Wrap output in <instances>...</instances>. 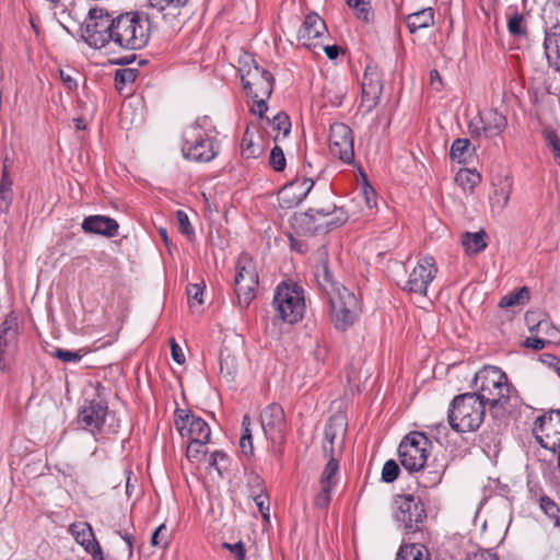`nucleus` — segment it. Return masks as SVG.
<instances>
[{
	"mask_svg": "<svg viewBox=\"0 0 560 560\" xmlns=\"http://www.w3.org/2000/svg\"><path fill=\"white\" fill-rule=\"evenodd\" d=\"M325 256V252L319 253L322 264L314 275L315 281L329 302L331 322L335 328L343 331L354 324L360 313V305L352 292L332 279L328 264L324 259Z\"/></svg>",
	"mask_w": 560,
	"mask_h": 560,
	"instance_id": "obj_1",
	"label": "nucleus"
},
{
	"mask_svg": "<svg viewBox=\"0 0 560 560\" xmlns=\"http://www.w3.org/2000/svg\"><path fill=\"white\" fill-rule=\"evenodd\" d=\"M238 71L243 89L254 100L253 113L264 118L268 109L267 100L271 96L273 90V75L260 67L252 57L242 62Z\"/></svg>",
	"mask_w": 560,
	"mask_h": 560,
	"instance_id": "obj_2",
	"label": "nucleus"
},
{
	"mask_svg": "<svg viewBox=\"0 0 560 560\" xmlns=\"http://www.w3.org/2000/svg\"><path fill=\"white\" fill-rule=\"evenodd\" d=\"M474 386V394L490 408L504 407L510 400L512 385L500 368L483 366L475 374Z\"/></svg>",
	"mask_w": 560,
	"mask_h": 560,
	"instance_id": "obj_3",
	"label": "nucleus"
},
{
	"mask_svg": "<svg viewBox=\"0 0 560 560\" xmlns=\"http://www.w3.org/2000/svg\"><path fill=\"white\" fill-rule=\"evenodd\" d=\"M113 44L128 50L143 48L151 35L148 16L138 12H127L116 16Z\"/></svg>",
	"mask_w": 560,
	"mask_h": 560,
	"instance_id": "obj_4",
	"label": "nucleus"
},
{
	"mask_svg": "<svg viewBox=\"0 0 560 560\" xmlns=\"http://www.w3.org/2000/svg\"><path fill=\"white\" fill-rule=\"evenodd\" d=\"M486 405L476 394L466 393L457 395L448 409V422L456 432H470L477 430L483 422Z\"/></svg>",
	"mask_w": 560,
	"mask_h": 560,
	"instance_id": "obj_5",
	"label": "nucleus"
},
{
	"mask_svg": "<svg viewBox=\"0 0 560 560\" xmlns=\"http://www.w3.org/2000/svg\"><path fill=\"white\" fill-rule=\"evenodd\" d=\"M530 501L536 503L550 525L545 545L550 551H560V504L549 497L538 483L528 482Z\"/></svg>",
	"mask_w": 560,
	"mask_h": 560,
	"instance_id": "obj_6",
	"label": "nucleus"
},
{
	"mask_svg": "<svg viewBox=\"0 0 560 560\" xmlns=\"http://www.w3.org/2000/svg\"><path fill=\"white\" fill-rule=\"evenodd\" d=\"M272 303L278 317L289 324L301 320L305 312L303 290L296 284L280 283Z\"/></svg>",
	"mask_w": 560,
	"mask_h": 560,
	"instance_id": "obj_7",
	"label": "nucleus"
},
{
	"mask_svg": "<svg viewBox=\"0 0 560 560\" xmlns=\"http://www.w3.org/2000/svg\"><path fill=\"white\" fill-rule=\"evenodd\" d=\"M115 24L116 18H113L104 8H92L85 21L82 37L91 47L101 49L113 43Z\"/></svg>",
	"mask_w": 560,
	"mask_h": 560,
	"instance_id": "obj_8",
	"label": "nucleus"
},
{
	"mask_svg": "<svg viewBox=\"0 0 560 560\" xmlns=\"http://www.w3.org/2000/svg\"><path fill=\"white\" fill-rule=\"evenodd\" d=\"M430 448L431 442L424 433L407 434L398 446L400 464L408 471H420L427 463Z\"/></svg>",
	"mask_w": 560,
	"mask_h": 560,
	"instance_id": "obj_9",
	"label": "nucleus"
},
{
	"mask_svg": "<svg viewBox=\"0 0 560 560\" xmlns=\"http://www.w3.org/2000/svg\"><path fill=\"white\" fill-rule=\"evenodd\" d=\"M215 142V139L206 133L199 126H192L185 131L182 151L188 160L210 162L219 152Z\"/></svg>",
	"mask_w": 560,
	"mask_h": 560,
	"instance_id": "obj_10",
	"label": "nucleus"
},
{
	"mask_svg": "<svg viewBox=\"0 0 560 560\" xmlns=\"http://www.w3.org/2000/svg\"><path fill=\"white\" fill-rule=\"evenodd\" d=\"M395 518L408 533L421 530L427 512L420 498L413 494H398L395 497Z\"/></svg>",
	"mask_w": 560,
	"mask_h": 560,
	"instance_id": "obj_11",
	"label": "nucleus"
},
{
	"mask_svg": "<svg viewBox=\"0 0 560 560\" xmlns=\"http://www.w3.org/2000/svg\"><path fill=\"white\" fill-rule=\"evenodd\" d=\"M235 293L242 307L249 305L255 298V289L258 285V273L253 259L246 253H242L235 266Z\"/></svg>",
	"mask_w": 560,
	"mask_h": 560,
	"instance_id": "obj_12",
	"label": "nucleus"
},
{
	"mask_svg": "<svg viewBox=\"0 0 560 560\" xmlns=\"http://www.w3.org/2000/svg\"><path fill=\"white\" fill-rule=\"evenodd\" d=\"M436 260L425 255L418 258L417 264L409 271L408 280L402 289L409 293L425 295L428 287L438 273Z\"/></svg>",
	"mask_w": 560,
	"mask_h": 560,
	"instance_id": "obj_13",
	"label": "nucleus"
},
{
	"mask_svg": "<svg viewBox=\"0 0 560 560\" xmlns=\"http://www.w3.org/2000/svg\"><path fill=\"white\" fill-rule=\"evenodd\" d=\"M533 432L537 442L546 450L560 451V410H551L538 417Z\"/></svg>",
	"mask_w": 560,
	"mask_h": 560,
	"instance_id": "obj_14",
	"label": "nucleus"
},
{
	"mask_svg": "<svg viewBox=\"0 0 560 560\" xmlns=\"http://www.w3.org/2000/svg\"><path fill=\"white\" fill-rule=\"evenodd\" d=\"M329 151L332 156L350 164L354 159L353 133L343 122H334L329 129Z\"/></svg>",
	"mask_w": 560,
	"mask_h": 560,
	"instance_id": "obj_15",
	"label": "nucleus"
},
{
	"mask_svg": "<svg viewBox=\"0 0 560 560\" xmlns=\"http://www.w3.org/2000/svg\"><path fill=\"white\" fill-rule=\"evenodd\" d=\"M175 427L183 438L197 441H210L211 430L209 424L201 417L190 411L176 409Z\"/></svg>",
	"mask_w": 560,
	"mask_h": 560,
	"instance_id": "obj_16",
	"label": "nucleus"
},
{
	"mask_svg": "<svg viewBox=\"0 0 560 560\" xmlns=\"http://www.w3.org/2000/svg\"><path fill=\"white\" fill-rule=\"evenodd\" d=\"M19 334L18 316L10 313L0 324V370L5 371L9 366V358L16 349Z\"/></svg>",
	"mask_w": 560,
	"mask_h": 560,
	"instance_id": "obj_17",
	"label": "nucleus"
},
{
	"mask_svg": "<svg viewBox=\"0 0 560 560\" xmlns=\"http://www.w3.org/2000/svg\"><path fill=\"white\" fill-rule=\"evenodd\" d=\"M326 31V24L318 14H308L298 32V40L308 49H316L327 36Z\"/></svg>",
	"mask_w": 560,
	"mask_h": 560,
	"instance_id": "obj_18",
	"label": "nucleus"
},
{
	"mask_svg": "<svg viewBox=\"0 0 560 560\" xmlns=\"http://www.w3.org/2000/svg\"><path fill=\"white\" fill-rule=\"evenodd\" d=\"M313 186L314 180L308 177L291 180L278 191L279 206L284 209L299 206L306 198Z\"/></svg>",
	"mask_w": 560,
	"mask_h": 560,
	"instance_id": "obj_19",
	"label": "nucleus"
},
{
	"mask_svg": "<svg viewBox=\"0 0 560 560\" xmlns=\"http://www.w3.org/2000/svg\"><path fill=\"white\" fill-rule=\"evenodd\" d=\"M261 427L267 439L273 443L283 439L285 432V417L282 407L270 404L260 413Z\"/></svg>",
	"mask_w": 560,
	"mask_h": 560,
	"instance_id": "obj_20",
	"label": "nucleus"
},
{
	"mask_svg": "<svg viewBox=\"0 0 560 560\" xmlns=\"http://www.w3.org/2000/svg\"><path fill=\"white\" fill-rule=\"evenodd\" d=\"M108 413L107 405L102 400H89L81 407L78 422L93 434L101 432Z\"/></svg>",
	"mask_w": 560,
	"mask_h": 560,
	"instance_id": "obj_21",
	"label": "nucleus"
},
{
	"mask_svg": "<svg viewBox=\"0 0 560 560\" xmlns=\"http://www.w3.org/2000/svg\"><path fill=\"white\" fill-rule=\"evenodd\" d=\"M383 84L376 69L368 66L362 80L361 107L369 113L376 107L381 98Z\"/></svg>",
	"mask_w": 560,
	"mask_h": 560,
	"instance_id": "obj_22",
	"label": "nucleus"
},
{
	"mask_svg": "<svg viewBox=\"0 0 560 560\" xmlns=\"http://www.w3.org/2000/svg\"><path fill=\"white\" fill-rule=\"evenodd\" d=\"M69 529L75 541L92 556L93 560H105L102 548L95 539L92 527L89 523H74L70 525Z\"/></svg>",
	"mask_w": 560,
	"mask_h": 560,
	"instance_id": "obj_23",
	"label": "nucleus"
},
{
	"mask_svg": "<svg viewBox=\"0 0 560 560\" xmlns=\"http://www.w3.org/2000/svg\"><path fill=\"white\" fill-rule=\"evenodd\" d=\"M82 230L85 233L98 234L103 236H114L117 234L119 224L116 220L105 215H90L84 218Z\"/></svg>",
	"mask_w": 560,
	"mask_h": 560,
	"instance_id": "obj_24",
	"label": "nucleus"
},
{
	"mask_svg": "<svg viewBox=\"0 0 560 560\" xmlns=\"http://www.w3.org/2000/svg\"><path fill=\"white\" fill-rule=\"evenodd\" d=\"M493 191L490 196L492 211L501 212L508 205L512 192V180L508 176L492 178Z\"/></svg>",
	"mask_w": 560,
	"mask_h": 560,
	"instance_id": "obj_25",
	"label": "nucleus"
},
{
	"mask_svg": "<svg viewBox=\"0 0 560 560\" xmlns=\"http://www.w3.org/2000/svg\"><path fill=\"white\" fill-rule=\"evenodd\" d=\"M434 24V11L432 8H424L406 16V25L410 33L430 27Z\"/></svg>",
	"mask_w": 560,
	"mask_h": 560,
	"instance_id": "obj_26",
	"label": "nucleus"
},
{
	"mask_svg": "<svg viewBox=\"0 0 560 560\" xmlns=\"http://www.w3.org/2000/svg\"><path fill=\"white\" fill-rule=\"evenodd\" d=\"M483 118L489 138L502 133L508 126L506 117L503 114L499 113L497 109H490L486 112L483 114Z\"/></svg>",
	"mask_w": 560,
	"mask_h": 560,
	"instance_id": "obj_27",
	"label": "nucleus"
},
{
	"mask_svg": "<svg viewBox=\"0 0 560 560\" xmlns=\"http://www.w3.org/2000/svg\"><path fill=\"white\" fill-rule=\"evenodd\" d=\"M396 560H431L430 552L424 545L405 544L400 546Z\"/></svg>",
	"mask_w": 560,
	"mask_h": 560,
	"instance_id": "obj_28",
	"label": "nucleus"
},
{
	"mask_svg": "<svg viewBox=\"0 0 560 560\" xmlns=\"http://www.w3.org/2000/svg\"><path fill=\"white\" fill-rule=\"evenodd\" d=\"M419 472V476L417 477V482L419 486L423 488H433L438 486L443 477L444 468L442 466L440 467H431V466H423Z\"/></svg>",
	"mask_w": 560,
	"mask_h": 560,
	"instance_id": "obj_29",
	"label": "nucleus"
},
{
	"mask_svg": "<svg viewBox=\"0 0 560 560\" xmlns=\"http://www.w3.org/2000/svg\"><path fill=\"white\" fill-rule=\"evenodd\" d=\"M455 182L465 192H471L481 182V176L475 170L462 168L457 172Z\"/></svg>",
	"mask_w": 560,
	"mask_h": 560,
	"instance_id": "obj_30",
	"label": "nucleus"
},
{
	"mask_svg": "<svg viewBox=\"0 0 560 560\" xmlns=\"http://www.w3.org/2000/svg\"><path fill=\"white\" fill-rule=\"evenodd\" d=\"M528 301L529 290L527 287H522L518 290L504 295L499 302V307L510 308L515 306H524Z\"/></svg>",
	"mask_w": 560,
	"mask_h": 560,
	"instance_id": "obj_31",
	"label": "nucleus"
},
{
	"mask_svg": "<svg viewBox=\"0 0 560 560\" xmlns=\"http://www.w3.org/2000/svg\"><path fill=\"white\" fill-rule=\"evenodd\" d=\"M262 145L254 141V135L247 129L241 141V154L244 159H257L261 155Z\"/></svg>",
	"mask_w": 560,
	"mask_h": 560,
	"instance_id": "obj_32",
	"label": "nucleus"
},
{
	"mask_svg": "<svg viewBox=\"0 0 560 560\" xmlns=\"http://www.w3.org/2000/svg\"><path fill=\"white\" fill-rule=\"evenodd\" d=\"M470 141L466 138H457L451 145L450 156L458 163H466L469 158Z\"/></svg>",
	"mask_w": 560,
	"mask_h": 560,
	"instance_id": "obj_33",
	"label": "nucleus"
},
{
	"mask_svg": "<svg viewBox=\"0 0 560 560\" xmlns=\"http://www.w3.org/2000/svg\"><path fill=\"white\" fill-rule=\"evenodd\" d=\"M12 179L10 176L1 175L0 179V212L7 213L12 205Z\"/></svg>",
	"mask_w": 560,
	"mask_h": 560,
	"instance_id": "obj_34",
	"label": "nucleus"
},
{
	"mask_svg": "<svg viewBox=\"0 0 560 560\" xmlns=\"http://www.w3.org/2000/svg\"><path fill=\"white\" fill-rule=\"evenodd\" d=\"M508 30L513 36H524L527 33L524 15L515 8L508 13Z\"/></svg>",
	"mask_w": 560,
	"mask_h": 560,
	"instance_id": "obj_35",
	"label": "nucleus"
},
{
	"mask_svg": "<svg viewBox=\"0 0 560 560\" xmlns=\"http://www.w3.org/2000/svg\"><path fill=\"white\" fill-rule=\"evenodd\" d=\"M542 138L560 166V137L557 130L551 127L545 128L542 131Z\"/></svg>",
	"mask_w": 560,
	"mask_h": 560,
	"instance_id": "obj_36",
	"label": "nucleus"
},
{
	"mask_svg": "<svg viewBox=\"0 0 560 560\" xmlns=\"http://www.w3.org/2000/svg\"><path fill=\"white\" fill-rule=\"evenodd\" d=\"M338 469V460L334 457H330L322 472L319 485L324 487H334L336 485V476Z\"/></svg>",
	"mask_w": 560,
	"mask_h": 560,
	"instance_id": "obj_37",
	"label": "nucleus"
},
{
	"mask_svg": "<svg viewBox=\"0 0 560 560\" xmlns=\"http://www.w3.org/2000/svg\"><path fill=\"white\" fill-rule=\"evenodd\" d=\"M138 77V70L131 68L118 69L115 72V86L121 91L127 84L133 83Z\"/></svg>",
	"mask_w": 560,
	"mask_h": 560,
	"instance_id": "obj_38",
	"label": "nucleus"
},
{
	"mask_svg": "<svg viewBox=\"0 0 560 560\" xmlns=\"http://www.w3.org/2000/svg\"><path fill=\"white\" fill-rule=\"evenodd\" d=\"M347 4L355 11L358 19L369 22L372 16L370 0H347Z\"/></svg>",
	"mask_w": 560,
	"mask_h": 560,
	"instance_id": "obj_39",
	"label": "nucleus"
},
{
	"mask_svg": "<svg viewBox=\"0 0 560 560\" xmlns=\"http://www.w3.org/2000/svg\"><path fill=\"white\" fill-rule=\"evenodd\" d=\"M209 441L189 440L186 456L191 462H200L207 453L206 444Z\"/></svg>",
	"mask_w": 560,
	"mask_h": 560,
	"instance_id": "obj_40",
	"label": "nucleus"
},
{
	"mask_svg": "<svg viewBox=\"0 0 560 560\" xmlns=\"http://www.w3.org/2000/svg\"><path fill=\"white\" fill-rule=\"evenodd\" d=\"M176 223L178 231L186 237L187 242L194 241V229L189 222L188 215L183 210L176 211Z\"/></svg>",
	"mask_w": 560,
	"mask_h": 560,
	"instance_id": "obj_41",
	"label": "nucleus"
},
{
	"mask_svg": "<svg viewBox=\"0 0 560 560\" xmlns=\"http://www.w3.org/2000/svg\"><path fill=\"white\" fill-rule=\"evenodd\" d=\"M267 120H268V124L272 126V128L275 130H277L278 132H282L283 136H287L290 130H291V121H290V118L289 116L283 113V112H280L278 114H276L272 119L266 117Z\"/></svg>",
	"mask_w": 560,
	"mask_h": 560,
	"instance_id": "obj_42",
	"label": "nucleus"
},
{
	"mask_svg": "<svg viewBox=\"0 0 560 560\" xmlns=\"http://www.w3.org/2000/svg\"><path fill=\"white\" fill-rule=\"evenodd\" d=\"M488 234L481 229L478 232H465L460 236V245H487Z\"/></svg>",
	"mask_w": 560,
	"mask_h": 560,
	"instance_id": "obj_43",
	"label": "nucleus"
},
{
	"mask_svg": "<svg viewBox=\"0 0 560 560\" xmlns=\"http://www.w3.org/2000/svg\"><path fill=\"white\" fill-rule=\"evenodd\" d=\"M220 369L222 373L225 371L228 375H232L236 372V358L232 355L226 349L220 352Z\"/></svg>",
	"mask_w": 560,
	"mask_h": 560,
	"instance_id": "obj_44",
	"label": "nucleus"
},
{
	"mask_svg": "<svg viewBox=\"0 0 560 560\" xmlns=\"http://www.w3.org/2000/svg\"><path fill=\"white\" fill-rule=\"evenodd\" d=\"M269 164L276 172H281L285 167V156L282 149L275 145L269 155Z\"/></svg>",
	"mask_w": 560,
	"mask_h": 560,
	"instance_id": "obj_45",
	"label": "nucleus"
},
{
	"mask_svg": "<svg viewBox=\"0 0 560 560\" xmlns=\"http://www.w3.org/2000/svg\"><path fill=\"white\" fill-rule=\"evenodd\" d=\"M400 468L394 459L387 460L382 469V480L385 482H393L399 476Z\"/></svg>",
	"mask_w": 560,
	"mask_h": 560,
	"instance_id": "obj_46",
	"label": "nucleus"
},
{
	"mask_svg": "<svg viewBox=\"0 0 560 560\" xmlns=\"http://www.w3.org/2000/svg\"><path fill=\"white\" fill-rule=\"evenodd\" d=\"M345 94H346V92L342 89L325 88V90H324V98L332 107L341 106V104L343 102Z\"/></svg>",
	"mask_w": 560,
	"mask_h": 560,
	"instance_id": "obj_47",
	"label": "nucleus"
},
{
	"mask_svg": "<svg viewBox=\"0 0 560 560\" xmlns=\"http://www.w3.org/2000/svg\"><path fill=\"white\" fill-rule=\"evenodd\" d=\"M486 128L487 127L485 124L483 115H477L469 121V125H468V129H469V132L471 136H477V137L483 136L485 138H489L488 131Z\"/></svg>",
	"mask_w": 560,
	"mask_h": 560,
	"instance_id": "obj_48",
	"label": "nucleus"
},
{
	"mask_svg": "<svg viewBox=\"0 0 560 560\" xmlns=\"http://www.w3.org/2000/svg\"><path fill=\"white\" fill-rule=\"evenodd\" d=\"M327 217L328 219L325 221V225L328 230L342 225L348 219L346 212L337 208H335L331 213H327Z\"/></svg>",
	"mask_w": 560,
	"mask_h": 560,
	"instance_id": "obj_49",
	"label": "nucleus"
},
{
	"mask_svg": "<svg viewBox=\"0 0 560 560\" xmlns=\"http://www.w3.org/2000/svg\"><path fill=\"white\" fill-rule=\"evenodd\" d=\"M150 7L158 11H164L167 8L179 9L185 7L189 0H148Z\"/></svg>",
	"mask_w": 560,
	"mask_h": 560,
	"instance_id": "obj_50",
	"label": "nucleus"
},
{
	"mask_svg": "<svg viewBox=\"0 0 560 560\" xmlns=\"http://www.w3.org/2000/svg\"><path fill=\"white\" fill-rule=\"evenodd\" d=\"M84 353L81 350L79 351H70L65 349H56L54 352V357L61 360L62 362H77L82 359Z\"/></svg>",
	"mask_w": 560,
	"mask_h": 560,
	"instance_id": "obj_51",
	"label": "nucleus"
},
{
	"mask_svg": "<svg viewBox=\"0 0 560 560\" xmlns=\"http://www.w3.org/2000/svg\"><path fill=\"white\" fill-rule=\"evenodd\" d=\"M331 489H332V487L320 486V491L314 498V504L317 508H320V509L328 508V505L331 501Z\"/></svg>",
	"mask_w": 560,
	"mask_h": 560,
	"instance_id": "obj_52",
	"label": "nucleus"
},
{
	"mask_svg": "<svg viewBox=\"0 0 560 560\" xmlns=\"http://www.w3.org/2000/svg\"><path fill=\"white\" fill-rule=\"evenodd\" d=\"M535 329L538 332H544L549 337H556V335L559 332L558 329L548 319L538 320L535 327H530V331H534Z\"/></svg>",
	"mask_w": 560,
	"mask_h": 560,
	"instance_id": "obj_53",
	"label": "nucleus"
},
{
	"mask_svg": "<svg viewBox=\"0 0 560 560\" xmlns=\"http://www.w3.org/2000/svg\"><path fill=\"white\" fill-rule=\"evenodd\" d=\"M254 501L261 513L265 521H269V498L265 493H260L254 498Z\"/></svg>",
	"mask_w": 560,
	"mask_h": 560,
	"instance_id": "obj_54",
	"label": "nucleus"
},
{
	"mask_svg": "<svg viewBox=\"0 0 560 560\" xmlns=\"http://www.w3.org/2000/svg\"><path fill=\"white\" fill-rule=\"evenodd\" d=\"M166 526L164 524L160 525L152 534L151 544L152 546H161L165 548L167 546L166 539Z\"/></svg>",
	"mask_w": 560,
	"mask_h": 560,
	"instance_id": "obj_55",
	"label": "nucleus"
},
{
	"mask_svg": "<svg viewBox=\"0 0 560 560\" xmlns=\"http://www.w3.org/2000/svg\"><path fill=\"white\" fill-rule=\"evenodd\" d=\"M203 285L200 284H189L187 287V295L190 301L196 302L198 305L202 304V294H203Z\"/></svg>",
	"mask_w": 560,
	"mask_h": 560,
	"instance_id": "obj_56",
	"label": "nucleus"
},
{
	"mask_svg": "<svg viewBox=\"0 0 560 560\" xmlns=\"http://www.w3.org/2000/svg\"><path fill=\"white\" fill-rule=\"evenodd\" d=\"M222 547L224 549H228L229 551H231L234 555V557L236 558V560L245 559V549H244V545L242 541H238L236 544L223 542Z\"/></svg>",
	"mask_w": 560,
	"mask_h": 560,
	"instance_id": "obj_57",
	"label": "nucleus"
},
{
	"mask_svg": "<svg viewBox=\"0 0 560 560\" xmlns=\"http://www.w3.org/2000/svg\"><path fill=\"white\" fill-rule=\"evenodd\" d=\"M170 345H171V354H172V359L178 363V364H183L185 362V355H184V352H183V349L180 348V346L175 341L174 338H172L170 340Z\"/></svg>",
	"mask_w": 560,
	"mask_h": 560,
	"instance_id": "obj_58",
	"label": "nucleus"
},
{
	"mask_svg": "<svg viewBox=\"0 0 560 560\" xmlns=\"http://www.w3.org/2000/svg\"><path fill=\"white\" fill-rule=\"evenodd\" d=\"M59 73H60V79H61L62 83L65 84V86L69 91H74L78 86V83L74 80V78L69 72H67L62 69L59 70Z\"/></svg>",
	"mask_w": 560,
	"mask_h": 560,
	"instance_id": "obj_59",
	"label": "nucleus"
},
{
	"mask_svg": "<svg viewBox=\"0 0 560 560\" xmlns=\"http://www.w3.org/2000/svg\"><path fill=\"white\" fill-rule=\"evenodd\" d=\"M547 343H549L548 340L542 339V338H538V337L527 338L524 341V346L525 347L534 349V350H541V349H544L546 347Z\"/></svg>",
	"mask_w": 560,
	"mask_h": 560,
	"instance_id": "obj_60",
	"label": "nucleus"
},
{
	"mask_svg": "<svg viewBox=\"0 0 560 560\" xmlns=\"http://www.w3.org/2000/svg\"><path fill=\"white\" fill-rule=\"evenodd\" d=\"M240 448L242 453L249 457L254 454L253 438H240Z\"/></svg>",
	"mask_w": 560,
	"mask_h": 560,
	"instance_id": "obj_61",
	"label": "nucleus"
},
{
	"mask_svg": "<svg viewBox=\"0 0 560 560\" xmlns=\"http://www.w3.org/2000/svg\"><path fill=\"white\" fill-rule=\"evenodd\" d=\"M467 560H499L498 556L489 550L472 553Z\"/></svg>",
	"mask_w": 560,
	"mask_h": 560,
	"instance_id": "obj_62",
	"label": "nucleus"
},
{
	"mask_svg": "<svg viewBox=\"0 0 560 560\" xmlns=\"http://www.w3.org/2000/svg\"><path fill=\"white\" fill-rule=\"evenodd\" d=\"M323 48V50L325 51L326 56L330 59V60H334L338 57V55L340 54L341 51V48L337 45H326L324 46L322 44L320 46Z\"/></svg>",
	"mask_w": 560,
	"mask_h": 560,
	"instance_id": "obj_63",
	"label": "nucleus"
},
{
	"mask_svg": "<svg viewBox=\"0 0 560 560\" xmlns=\"http://www.w3.org/2000/svg\"><path fill=\"white\" fill-rule=\"evenodd\" d=\"M252 421L248 415H245L242 420V434L241 438H253L252 436Z\"/></svg>",
	"mask_w": 560,
	"mask_h": 560,
	"instance_id": "obj_64",
	"label": "nucleus"
}]
</instances>
